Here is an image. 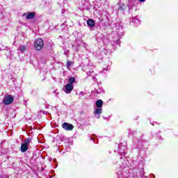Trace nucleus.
I'll return each instance as SVG.
<instances>
[{
  "label": "nucleus",
  "mask_w": 178,
  "mask_h": 178,
  "mask_svg": "<svg viewBox=\"0 0 178 178\" xmlns=\"http://www.w3.org/2000/svg\"><path fill=\"white\" fill-rule=\"evenodd\" d=\"M30 143H31V138H28L24 139V143H22L21 145V152L24 153V152H27V149H29V145H30Z\"/></svg>",
  "instance_id": "1"
},
{
  "label": "nucleus",
  "mask_w": 178,
  "mask_h": 178,
  "mask_svg": "<svg viewBox=\"0 0 178 178\" xmlns=\"http://www.w3.org/2000/svg\"><path fill=\"white\" fill-rule=\"evenodd\" d=\"M34 47L36 51H42L44 48V40L41 38H38L34 43Z\"/></svg>",
  "instance_id": "2"
},
{
  "label": "nucleus",
  "mask_w": 178,
  "mask_h": 178,
  "mask_svg": "<svg viewBox=\"0 0 178 178\" xmlns=\"http://www.w3.org/2000/svg\"><path fill=\"white\" fill-rule=\"evenodd\" d=\"M15 101V97L12 96L11 95H8L6 96V97L3 100V105H10L13 104V102Z\"/></svg>",
  "instance_id": "3"
},
{
  "label": "nucleus",
  "mask_w": 178,
  "mask_h": 178,
  "mask_svg": "<svg viewBox=\"0 0 178 178\" xmlns=\"http://www.w3.org/2000/svg\"><path fill=\"white\" fill-rule=\"evenodd\" d=\"M62 127L64 129V130H67V131H72V130L74 129V126H73V124L67 122L63 123Z\"/></svg>",
  "instance_id": "4"
},
{
  "label": "nucleus",
  "mask_w": 178,
  "mask_h": 178,
  "mask_svg": "<svg viewBox=\"0 0 178 178\" xmlns=\"http://www.w3.org/2000/svg\"><path fill=\"white\" fill-rule=\"evenodd\" d=\"M23 16H26V19L27 20H31L35 17V13L34 12H31L28 13H24Z\"/></svg>",
  "instance_id": "5"
},
{
  "label": "nucleus",
  "mask_w": 178,
  "mask_h": 178,
  "mask_svg": "<svg viewBox=\"0 0 178 178\" xmlns=\"http://www.w3.org/2000/svg\"><path fill=\"white\" fill-rule=\"evenodd\" d=\"M74 88V87L73 86V84L67 83L65 85V92L66 94H70Z\"/></svg>",
  "instance_id": "6"
},
{
  "label": "nucleus",
  "mask_w": 178,
  "mask_h": 178,
  "mask_svg": "<svg viewBox=\"0 0 178 178\" xmlns=\"http://www.w3.org/2000/svg\"><path fill=\"white\" fill-rule=\"evenodd\" d=\"M86 23L89 27H94L95 26V21L92 19H88Z\"/></svg>",
  "instance_id": "7"
},
{
  "label": "nucleus",
  "mask_w": 178,
  "mask_h": 178,
  "mask_svg": "<svg viewBox=\"0 0 178 178\" xmlns=\"http://www.w3.org/2000/svg\"><path fill=\"white\" fill-rule=\"evenodd\" d=\"M102 105H104V102L102 99L96 101V106H97V108H102Z\"/></svg>",
  "instance_id": "8"
},
{
  "label": "nucleus",
  "mask_w": 178,
  "mask_h": 178,
  "mask_svg": "<svg viewBox=\"0 0 178 178\" xmlns=\"http://www.w3.org/2000/svg\"><path fill=\"white\" fill-rule=\"evenodd\" d=\"M101 113H102V108L99 107L96 108L94 111V115H101Z\"/></svg>",
  "instance_id": "9"
},
{
  "label": "nucleus",
  "mask_w": 178,
  "mask_h": 178,
  "mask_svg": "<svg viewBox=\"0 0 178 178\" xmlns=\"http://www.w3.org/2000/svg\"><path fill=\"white\" fill-rule=\"evenodd\" d=\"M76 81V79L74 77H71L68 79V84H73Z\"/></svg>",
  "instance_id": "10"
},
{
  "label": "nucleus",
  "mask_w": 178,
  "mask_h": 178,
  "mask_svg": "<svg viewBox=\"0 0 178 178\" xmlns=\"http://www.w3.org/2000/svg\"><path fill=\"white\" fill-rule=\"evenodd\" d=\"M19 51L21 52H24L26 51V46H21V47H19Z\"/></svg>",
  "instance_id": "11"
},
{
  "label": "nucleus",
  "mask_w": 178,
  "mask_h": 178,
  "mask_svg": "<svg viewBox=\"0 0 178 178\" xmlns=\"http://www.w3.org/2000/svg\"><path fill=\"white\" fill-rule=\"evenodd\" d=\"M72 65V61H67L66 66H70Z\"/></svg>",
  "instance_id": "12"
},
{
  "label": "nucleus",
  "mask_w": 178,
  "mask_h": 178,
  "mask_svg": "<svg viewBox=\"0 0 178 178\" xmlns=\"http://www.w3.org/2000/svg\"><path fill=\"white\" fill-rule=\"evenodd\" d=\"M140 2H145V0H139Z\"/></svg>",
  "instance_id": "13"
}]
</instances>
